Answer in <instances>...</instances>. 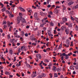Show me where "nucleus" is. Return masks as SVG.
<instances>
[{"mask_svg":"<svg viewBox=\"0 0 78 78\" xmlns=\"http://www.w3.org/2000/svg\"><path fill=\"white\" fill-rule=\"evenodd\" d=\"M58 75H57V73H55L54 75V77H58Z\"/></svg>","mask_w":78,"mask_h":78,"instance_id":"18","label":"nucleus"},{"mask_svg":"<svg viewBox=\"0 0 78 78\" xmlns=\"http://www.w3.org/2000/svg\"><path fill=\"white\" fill-rule=\"evenodd\" d=\"M27 10L28 11V12H30V13H31L32 12V11L31 10H29L28 9H27Z\"/></svg>","mask_w":78,"mask_h":78,"instance_id":"23","label":"nucleus"},{"mask_svg":"<svg viewBox=\"0 0 78 78\" xmlns=\"http://www.w3.org/2000/svg\"><path fill=\"white\" fill-rule=\"evenodd\" d=\"M16 75L18 76H19V77H20V75H19V74H18V73H16Z\"/></svg>","mask_w":78,"mask_h":78,"instance_id":"59","label":"nucleus"},{"mask_svg":"<svg viewBox=\"0 0 78 78\" xmlns=\"http://www.w3.org/2000/svg\"><path fill=\"white\" fill-rule=\"evenodd\" d=\"M50 26H53L54 25V23L52 22L50 23Z\"/></svg>","mask_w":78,"mask_h":78,"instance_id":"20","label":"nucleus"},{"mask_svg":"<svg viewBox=\"0 0 78 78\" xmlns=\"http://www.w3.org/2000/svg\"><path fill=\"white\" fill-rule=\"evenodd\" d=\"M21 20V22H25V19L24 18H22V17L21 16L20 17H18L17 19V22L18 23H20Z\"/></svg>","mask_w":78,"mask_h":78,"instance_id":"1","label":"nucleus"},{"mask_svg":"<svg viewBox=\"0 0 78 78\" xmlns=\"http://www.w3.org/2000/svg\"><path fill=\"white\" fill-rule=\"evenodd\" d=\"M6 7H4L2 9V12H4L5 11H6Z\"/></svg>","mask_w":78,"mask_h":78,"instance_id":"7","label":"nucleus"},{"mask_svg":"<svg viewBox=\"0 0 78 78\" xmlns=\"http://www.w3.org/2000/svg\"><path fill=\"white\" fill-rule=\"evenodd\" d=\"M9 17H11V15H12V13L11 12H9Z\"/></svg>","mask_w":78,"mask_h":78,"instance_id":"34","label":"nucleus"},{"mask_svg":"<svg viewBox=\"0 0 78 78\" xmlns=\"http://www.w3.org/2000/svg\"><path fill=\"white\" fill-rule=\"evenodd\" d=\"M30 40H31V41H32V40H35L36 39L34 37H33V36H31L30 38Z\"/></svg>","mask_w":78,"mask_h":78,"instance_id":"9","label":"nucleus"},{"mask_svg":"<svg viewBox=\"0 0 78 78\" xmlns=\"http://www.w3.org/2000/svg\"><path fill=\"white\" fill-rule=\"evenodd\" d=\"M73 9H78V4H77L75 6H73Z\"/></svg>","mask_w":78,"mask_h":78,"instance_id":"8","label":"nucleus"},{"mask_svg":"<svg viewBox=\"0 0 78 78\" xmlns=\"http://www.w3.org/2000/svg\"><path fill=\"white\" fill-rule=\"evenodd\" d=\"M60 78H64V77H63V76H62V75L61 76Z\"/></svg>","mask_w":78,"mask_h":78,"instance_id":"61","label":"nucleus"},{"mask_svg":"<svg viewBox=\"0 0 78 78\" xmlns=\"http://www.w3.org/2000/svg\"><path fill=\"white\" fill-rule=\"evenodd\" d=\"M43 14V13H42V12H40V15H41V16H42Z\"/></svg>","mask_w":78,"mask_h":78,"instance_id":"62","label":"nucleus"},{"mask_svg":"<svg viewBox=\"0 0 78 78\" xmlns=\"http://www.w3.org/2000/svg\"><path fill=\"white\" fill-rule=\"evenodd\" d=\"M71 19H72V20H74V18H73V17H72V16H71Z\"/></svg>","mask_w":78,"mask_h":78,"instance_id":"51","label":"nucleus"},{"mask_svg":"<svg viewBox=\"0 0 78 78\" xmlns=\"http://www.w3.org/2000/svg\"><path fill=\"white\" fill-rule=\"evenodd\" d=\"M62 44H61L60 45L58 48V49H61V48H62Z\"/></svg>","mask_w":78,"mask_h":78,"instance_id":"16","label":"nucleus"},{"mask_svg":"<svg viewBox=\"0 0 78 78\" xmlns=\"http://www.w3.org/2000/svg\"><path fill=\"white\" fill-rule=\"evenodd\" d=\"M74 2H71L69 3L68 4V5L69 6H70V5H73Z\"/></svg>","mask_w":78,"mask_h":78,"instance_id":"6","label":"nucleus"},{"mask_svg":"<svg viewBox=\"0 0 78 78\" xmlns=\"http://www.w3.org/2000/svg\"><path fill=\"white\" fill-rule=\"evenodd\" d=\"M36 56L37 58H38V59H41V55L40 54H37L36 55Z\"/></svg>","mask_w":78,"mask_h":78,"instance_id":"4","label":"nucleus"},{"mask_svg":"<svg viewBox=\"0 0 78 78\" xmlns=\"http://www.w3.org/2000/svg\"><path fill=\"white\" fill-rule=\"evenodd\" d=\"M9 72H5V75H9Z\"/></svg>","mask_w":78,"mask_h":78,"instance_id":"29","label":"nucleus"},{"mask_svg":"<svg viewBox=\"0 0 78 78\" xmlns=\"http://www.w3.org/2000/svg\"><path fill=\"white\" fill-rule=\"evenodd\" d=\"M56 67L55 66H54L53 67V70H54L55 71H56Z\"/></svg>","mask_w":78,"mask_h":78,"instance_id":"15","label":"nucleus"},{"mask_svg":"<svg viewBox=\"0 0 78 78\" xmlns=\"http://www.w3.org/2000/svg\"><path fill=\"white\" fill-rule=\"evenodd\" d=\"M47 7L48 8H50V7H51V5H48Z\"/></svg>","mask_w":78,"mask_h":78,"instance_id":"49","label":"nucleus"},{"mask_svg":"<svg viewBox=\"0 0 78 78\" xmlns=\"http://www.w3.org/2000/svg\"><path fill=\"white\" fill-rule=\"evenodd\" d=\"M61 58H62L61 60H62V61H63V60H64V56H62Z\"/></svg>","mask_w":78,"mask_h":78,"instance_id":"50","label":"nucleus"},{"mask_svg":"<svg viewBox=\"0 0 78 78\" xmlns=\"http://www.w3.org/2000/svg\"><path fill=\"white\" fill-rule=\"evenodd\" d=\"M11 66H12V64L10 63L9 65V67H11Z\"/></svg>","mask_w":78,"mask_h":78,"instance_id":"53","label":"nucleus"},{"mask_svg":"<svg viewBox=\"0 0 78 78\" xmlns=\"http://www.w3.org/2000/svg\"><path fill=\"white\" fill-rule=\"evenodd\" d=\"M45 23H44L43 24H41L40 25V26L41 27H44V25H45Z\"/></svg>","mask_w":78,"mask_h":78,"instance_id":"21","label":"nucleus"},{"mask_svg":"<svg viewBox=\"0 0 78 78\" xmlns=\"http://www.w3.org/2000/svg\"><path fill=\"white\" fill-rule=\"evenodd\" d=\"M51 65V63H49V65H48V67H50Z\"/></svg>","mask_w":78,"mask_h":78,"instance_id":"58","label":"nucleus"},{"mask_svg":"<svg viewBox=\"0 0 78 78\" xmlns=\"http://www.w3.org/2000/svg\"><path fill=\"white\" fill-rule=\"evenodd\" d=\"M6 22L5 21H4L3 22V23H2L3 25H5V24H6Z\"/></svg>","mask_w":78,"mask_h":78,"instance_id":"24","label":"nucleus"},{"mask_svg":"<svg viewBox=\"0 0 78 78\" xmlns=\"http://www.w3.org/2000/svg\"><path fill=\"white\" fill-rule=\"evenodd\" d=\"M48 34L49 36H53V35L52 34H51V32L50 31V30H48Z\"/></svg>","mask_w":78,"mask_h":78,"instance_id":"5","label":"nucleus"},{"mask_svg":"<svg viewBox=\"0 0 78 78\" xmlns=\"http://www.w3.org/2000/svg\"><path fill=\"white\" fill-rule=\"evenodd\" d=\"M48 17L49 18H51V15L50 14L48 15Z\"/></svg>","mask_w":78,"mask_h":78,"instance_id":"41","label":"nucleus"},{"mask_svg":"<svg viewBox=\"0 0 78 78\" xmlns=\"http://www.w3.org/2000/svg\"><path fill=\"white\" fill-rule=\"evenodd\" d=\"M75 68H76V69H78V66H76Z\"/></svg>","mask_w":78,"mask_h":78,"instance_id":"46","label":"nucleus"},{"mask_svg":"<svg viewBox=\"0 0 78 78\" xmlns=\"http://www.w3.org/2000/svg\"><path fill=\"white\" fill-rule=\"evenodd\" d=\"M25 36L26 37H27L28 36V34L26 33L25 34Z\"/></svg>","mask_w":78,"mask_h":78,"instance_id":"42","label":"nucleus"},{"mask_svg":"<svg viewBox=\"0 0 78 78\" xmlns=\"http://www.w3.org/2000/svg\"><path fill=\"white\" fill-rule=\"evenodd\" d=\"M76 30H78V26L76 25Z\"/></svg>","mask_w":78,"mask_h":78,"instance_id":"31","label":"nucleus"},{"mask_svg":"<svg viewBox=\"0 0 78 78\" xmlns=\"http://www.w3.org/2000/svg\"><path fill=\"white\" fill-rule=\"evenodd\" d=\"M16 57H14V60H13V62H15V61H16Z\"/></svg>","mask_w":78,"mask_h":78,"instance_id":"36","label":"nucleus"},{"mask_svg":"<svg viewBox=\"0 0 78 78\" xmlns=\"http://www.w3.org/2000/svg\"><path fill=\"white\" fill-rule=\"evenodd\" d=\"M8 38L9 39V38H10V35H8Z\"/></svg>","mask_w":78,"mask_h":78,"instance_id":"56","label":"nucleus"},{"mask_svg":"<svg viewBox=\"0 0 78 78\" xmlns=\"http://www.w3.org/2000/svg\"><path fill=\"white\" fill-rule=\"evenodd\" d=\"M4 28H7V26L6 25H4L3 26Z\"/></svg>","mask_w":78,"mask_h":78,"instance_id":"37","label":"nucleus"},{"mask_svg":"<svg viewBox=\"0 0 78 78\" xmlns=\"http://www.w3.org/2000/svg\"><path fill=\"white\" fill-rule=\"evenodd\" d=\"M21 50H22V51H23V49H24V48H25V47H23V46H22L21 47Z\"/></svg>","mask_w":78,"mask_h":78,"instance_id":"30","label":"nucleus"},{"mask_svg":"<svg viewBox=\"0 0 78 78\" xmlns=\"http://www.w3.org/2000/svg\"><path fill=\"white\" fill-rule=\"evenodd\" d=\"M20 43H17V45L18 46H19V45H20Z\"/></svg>","mask_w":78,"mask_h":78,"instance_id":"52","label":"nucleus"},{"mask_svg":"<svg viewBox=\"0 0 78 78\" xmlns=\"http://www.w3.org/2000/svg\"><path fill=\"white\" fill-rule=\"evenodd\" d=\"M65 58L66 59H69V55H66L65 57Z\"/></svg>","mask_w":78,"mask_h":78,"instance_id":"11","label":"nucleus"},{"mask_svg":"<svg viewBox=\"0 0 78 78\" xmlns=\"http://www.w3.org/2000/svg\"><path fill=\"white\" fill-rule=\"evenodd\" d=\"M42 76L45 77V76H46V75L44 73H43L42 74Z\"/></svg>","mask_w":78,"mask_h":78,"instance_id":"28","label":"nucleus"},{"mask_svg":"<svg viewBox=\"0 0 78 78\" xmlns=\"http://www.w3.org/2000/svg\"><path fill=\"white\" fill-rule=\"evenodd\" d=\"M34 17H35V18H37V13H35L34 14Z\"/></svg>","mask_w":78,"mask_h":78,"instance_id":"14","label":"nucleus"},{"mask_svg":"<svg viewBox=\"0 0 78 78\" xmlns=\"http://www.w3.org/2000/svg\"><path fill=\"white\" fill-rule=\"evenodd\" d=\"M72 55V53L70 52L69 54H68V55H67L68 56H70V55Z\"/></svg>","mask_w":78,"mask_h":78,"instance_id":"38","label":"nucleus"},{"mask_svg":"<svg viewBox=\"0 0 78 78\" xmlns=\"http://www.w3.org/2000/svg\"><path fill=\"white\" fill-rule=\"evenodd\" d=\"M62 20L63 22H66L67 21V19L65 17H63L62 19Z\"/></svg>","mask_w":78,"mask_h":78,"instance_id":"3","label":"nucleus"},{"mask_svg":"<svg viewBox=\"0 0 78 78\" xmlns=\"http://www.w3.org/2000/svg\"><path fill=\"white\" fill-rule=\"evenodd\" d=\"M75 20L76 22H77L78 23V18H76L75 19Z\"/></svg>","mask_w":78,"mask_h":78,"instance_id":"39","label":"nucleus"},{"mask_svg":"<svg viewBox=\"0 0 78 78\" xmlns=\"http://www.w3.org/2000/svg\"><path fill=\"white\" fill-rule=\"evenodd\" d=\"M48 14H51V15H53V13H52L51 11H49V12H48Z\"/></svg>","mask_w":78,"mask_h":78,"instance_id":"25","label":"nucleus"},{"mask_svg":"<svg viewBox=\"0 0 78 78\" xmlns=\"http://www.w3.org/2000/svg\"><path fill=\"white\" fill-rule=\"evenodd\" d=\"M21 11H23V12H25V10L24 9H23V8H22L21 9Z\"/></svg>","mask_w":78,"mask_h":78,"instance_id":"27","label":"nucleus"},{"mask_svg":"<svg viewBox=\"0 0 78 78\" xmlns=\"http://www.w3.org/2000/svg\"><path fill=\"white\" fill-rule=\"evenodd\" d=\"M5 11L6 12L7 14H9V11L8 10H5Z\"/></svg>","mask_w":78,"mask_h":78,"instance_id":"32","label":"nucleus"},{"mask_svg":"<svg viewBox=\"0 0 78 78\" xmlns=\"http://www.w3.org/2000/svg\"><path fill=\"white\" fill-rule=\"evenodd\" d=\"M21 52V51H20V48H19V49L18 50V53H19Z\"/></svg>","mask_w":78,"mask_h":78,"instance_id":"22","label":"nucleus"},{"mask_svg":"<svg viewBox=\"0 0 78 78\" xmlns=\"http://www.w3.org/2000/svg\"><path fill=\"white\" fill-rule=\"evenodd\" d=\"M5 52L6 53H8V49L7 48L6 49Z\"/></svg>","mask_w":78,"mask_h":78,"instance_id":"57","label":"nucleus"},{"mask_svg":"<svg viewBox=\"0 0 78 78\" xmlns=\"http://www.w3.org/2000/svg\"><path fill=\"white\" fill-rule=\"evenodd\" d=\"M7 23L8 25L9 26L10 25V22L9 21H7Z\"/></svg>","mask_w":78,"mask_h":78,"instance_id":"35","label":"nucleus"},{"mask_svg":"<svg viewBox=\"0 0 78 78\" xmlns=\"http://www.w3.org/2000/svg\"><path fill=\"white\" fill-rule=\"evenodd\" d=\"M57 71L58 72H61V69L60 68H57Z\"/></svg>","mask_w":78,"mask_h":78,"instance_id":"26","label":"nucleus"},{"mask_svg":"<svg viewBox=\"0 0 78 78\" xmlns=\"http://www.w3.org/2000/svg\"><path fill=\"white\" fill-rule=\"evenodd\" d=\"M55 14H57V13H58V10L57 9H55Z\"/></svg>","mask_w":78,"mask_h":78,"instance_id":"13","label":"nucleus"},{"mask_svg":"<svg viewBox=\"0 0 78 78\" xmlns=\"http://www.w3.org/2000/svg\"><path fill=\"white\" fill-rule=\"evenodd\" d=\"M36 76V74H35L34 76H32V78H34Z\"/></svg>","mask_w":78,"mask_h":78,"instance_id":"47","label":"nucleus"},{"mask_svg":"<svg viewBox=\"0 0 78 78\" xmlns=\"http://www.w3.org/2000/svg\"><path fill=\"white\" fill-rule=\"evenodd\" d=\"M21 33L22 34L21 35H22V36H23L24 35V31H22L21 32Z\"/></svg>","mask_w":78,"mask_h":78,"instance_id":"19","label":"nucleus"},{"mask_svg":"<svg viewBox=\"0 0 78 78\" xmlns=\"http://www.w3.org/2000/svg\"><path fill=\"white\" fill-rule=\"evenodd\" d=\"M41 76H38V78H41Z\"/></svg>","mask_w":78,"mask_h":78,"instance_id":"64","label":"nucleus"},{"mask_svg":"<svg viewBox=\"0 0 78 78\" xmlns=\"http://www.w3.org/2000/svg\"><path fill=\"white\" fill-rule=\"evenodd\" d=\"M64 28H66V26H63L61 27V30H63Z\"/></svg>","mask_w":78,"mask_h":78,"instance_id":"12","label":"nucleus"},{"mask_svg":"<svg viewBox=\"0 0 78 78\" xmlns=\"http://www.w3.org/2000/svg\"><path fill=\"white\" fill-rule=\"evenodd\" d=\"M62 55H63V56H66V54L65 53H63Z\"/></svg>","mask_w":78,"mask_h":78,"instance_id":"44","label":"nucleus"},{"mask_svg":"<svg viewBox=\"0 0 78 78\" xmlns=\"http://www.w3.org/2000/svg\"><path fill=\"white\" fill-rule=\"evenodd\" d=\"M64 23V22H63H63L62 21H61L60 23V24H63Z\"/></svg>","mask_w":78,"mask_h":78,"instance_id":"43","label":"nucleus"},{"mask_svg":"<svg viewBox=\"0 0 78 78\" xmlns=\"http://www.w3.org/2000/svg\"><path fill=\"white\" fill-rule=\"evenodd\" d=\"M70 43V41H67L66 42V44H65V47H66V48H67V47H69V43Z\"/></svg>","mask_w":78,"mask_h":78,"instance_id":"2","label":"nucleus"},{"mask_svg":"<svg viewBox=\"0 0 78 78\" xmlns=\"http://www.w3.org/2000/svg\"><path fill=\"white\" fill-rule=\"evenodd\" d=\"M73 74H76V72H75V71H74L73 72Z\"/></svg>","mask_w":78,"mask_h":78,"instance_id":"60","label":"nucleus"},{"mask_svg":"<svg viewBox=\"0 0 78 78\" xmlns=\"http://www.w3.org/2000/svg\"><path fill=\"white\" fill-rule=\"evenodd\" d=\"M69 27H72V25L71 24H69Z\"/></svg>","mask_w":78,"mask_h":78,"instance_id":"33","label":"nucleus"},{"mask_svg":"<svg viewBox=\"0 0 78 78\" xmlns=\"http://www.w3.org/2000/svg\"><path fill=\"white\" fill-rule=\"evenodd\" d=\"M12 45H12V46H13V47H14V46H15V44L14 43H12Z\"/></svg>","mask_w":78,"mask_h":78,"instance_id":"54","label":"nucleus"},{"mask_svg":"<svg viewBox=\"0 0 78 78\" xmlns=\"http://www.w3.org/2000/svg\"><path fill=\"white\" fill-rule=\"evenodd\" d=\"M0 32L1 33H3V30L1 29H0Z\"/></svg>","mask_w":78,"mask_h":78,"instance_id":"45","label":"nucleus"},{"mask_svg":"<svg viewBox=\"0 0 78 78\" xmlns=\"http://www.w3.org/2000/svg\"><path fill=\"white\" fill-rule=\"evenodd\" d=\"M9 52L11 55H12L13 51H12V49H10L9 50Z\"/></svg>","mask_w":78,"mask_h":78,"instance_id":"10","label":"nucleus"},{"mask_svg":"<svg viewBox=\"0 0 78 78\" xmlns=\"http://www.w3.org/2000/svg\"><path fill=\"white\" fill-rule=\"evenodd\" d=\"M22 76H24V74L23 73H22Z\"/></svg>","mask_w":78,"mask_h":78,"instance_id":"63","label":"nucleus"},{"mask_svg":"<svg viewBox=\"0 0 78 78\" xmlns=\"http://www.w3.org/2000/svg\"><path fill=\"white\" fill-rule=\"evenodd\" d=\"M45 61L46 62H49V61L47 59H46Z\"/></svg>","mask_w":78,"mask_h":78,"instance_id":"40","label":"nucleus"},{"mask_svg":"<svg viewBox=\"0 0 78 78\" xmlns=\"http://www.w3.org/2000/svg\"><path fill=\"white\" fill-rule=\"evenodd\" d=\"M54 34H56V30H54Z\"/></svg>","mask_w":78,"mask_h":78,"instance_id":"55","label":"nucleus"},{"mask_svg":"<svg viewBox=\"0 0 78 78\" xmlns=\"http://www.w3.org/2000/svg\"><path fill=\"white\" fill-rule=\"evenodd\" d=\"M22 8L21 7H18V9H20V10H21Z\"/></svg>","mask_w":78,"mask_h":78,"instance_id":"48","label":"nucleus"},{"mask_svg":"<svg viewBox=\"0 0 78 78\" xmlns=\"http://www.w3.org/2000/svg\"><path fill=\"white\" fill-rule=\"evenodd\" d=\"M65 32H66V34H69V30H68V29L66 30H65Z\"/></svg>","mask_w":78,"mask_h":78,"instance_id":"17","label":"nucleus"}]
</instances>
